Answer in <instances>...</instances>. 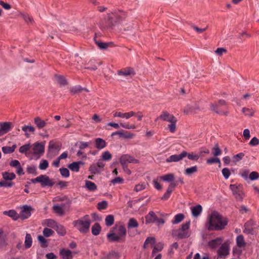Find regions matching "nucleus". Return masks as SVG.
Returning a JSON list of instances; mask_svg holds the SVG:
<instances>
[{"label":"nucleus","instance_id":"nucleus-1","mask_svg":"<svg viewBox=\"0 0 259 259\" xmlns=\"http://www.w3.org/2000/svg\"><path fill=\"white\" fill-rule=\"evenodd\" d=\"M228 224L226 218H224L218 211L213 210L208 214L205 227L209 231L223 230Z\"/></svg>","mask_w":259,"mask_h":259},{"label":"nucleus","instance_id":"nucleus-2","mask_svg":"<svg viewBox=\"0 0 259 259\" xmlns=\"http://www.w3.org/2000/svg\"><path fill=\"white\" fill-rule=\"evenodd\" d=\"M45 141L36 142L30 144V150L28 153V157L31 159H38L45 153Z\"/></svg>","mask_w":259,"mask_h":259},{"label":"nucleus","instance_id":"nucleus-3","mask_svg":"<svg viewBox=\"0 0 259 259\" xmlns=\"http://www.w3.org/2000/svg\"><path fill=\"white\" fill-rule=\"evenodd\" d=\"M91 220L88 216L86 215L83 218L76 220L73 222L74 226L80 232L86 233L89 231Z\"/></svg>","mask_w":259,"mask_h":259},{"label":"nucleus","instance_id":"nucleus-4","mask_svg":"<svg viewBox=\"0 0 259 259\" xmlns=\"http://www.w3.org/2000/svg\"><path fill=\"white\" fill-rule=\"evenodd\" d=\"M190 225V222H186L182 225L181 228L175 230L174 233L180 238H188L191 234Z\"/></svg>","mask_w":259,"mask_h":259},{"label":"nucleus","instance_id":"nucleus-5","mask_svg":"<svg viewBox=\"0 0 259 259\" xmlns=\"http://www.w3.org/2000/svg\"><path fill=\"white\" fill-rule=\"evenodd\" d=\"M61 144L59 142L55 140L50 141L49 143L47 156L52 157L53 155L57 154L61 149Z\"/></svg>","mask_w":259,"mask_h":259},{"label":"nucleus","instance_id":"nucleus-6","mask_svg":"<svg viewBox=\"0 0 259 259\" xmlns=\"http://www.w3.org/2000/svg\"><path fill=\"white\" fill-rule=\"evenodd\" d=\"M31 182L34 184L39 183L42 187H51L54 185V182L52 180L50 179L48 176L45 175H40L37 177L32 179Z\"/></svg>","mask_w":259,"mask_h":259},{"label":"nucleus","instance_id":"nucleus-7","mask_svg":"<svg viewBox=\"0 0 259 259\" xmlns=\"http://www.w3.org/2000/svg\"><path fill=\"white\" fill-rule=\"evenodd\" d=\"M227 104L225 100H221L216 104H211L210 108L211 110L219 114L227 116L228 114V111H223L222 110L223 107H226Z\"/></svg>","mask_w":259,"mask_h":259},{"label":"nucleus","instance_id":"nucleus-8","mask_svg":"<svg viewBox=\"0 0 259 259\" xmlns=\"http://www.w3.org/2000/svg\"><path fill=\"white\" fill-rule=\"evenodd\" d=\"M105 165V163L101 159H99L96 163L92 164L89 170L92 174H98L103 171Z\"/></svg>","mask_w":259,"mask_h":259},{"label":"nucleus","instance_id":"nucleus-9","mask_svg":"<svg viewBox=\"0 0 259 259\" xmlns=\"http://www.w3.org/2000/svg\"><path fill=\"white\" fill-rule=\"evenodd\" d=\"M119 162L122 166H124V165H126L128 163H139V160L135 159L134 157L128 154H124L122 155L119 159Z\"/></svg>","mask_w":259,"mask_h":259},{"label":"nucleus","instance_id":"nucleus-10","mask_svg":"<svg viewBox=\"0 0 259 259\" xmlns=\"http://www.w3.org/2000/svg\"><path fill=\"white\" fill-rule=\"evenodd\" d=\"M113 115L114 117H119L125 119H128L131 117L136 115V112L131 111L127 112H122L119 110L113 112Z\"/></svg>","mask_w":259,"mask_h":259},{"label":"nucleus","instance_id":"nucleus-11","mask_svg":"<svg viewBox=\"0 0 259 259\" xmlns=\"http://www.w3.org/2000/svg\"><path fill=\"white\" fill-rule=\"evenodd\" d=\"M230 187L236 199L241 201L244 197V193L241 189L236 185H230Z\"/></svg>","mask_w":259,"mask_h":259},{"label":"nucleus","instance_id":"nucleus-12","mask_svg":"<svg viewBox=\"0 0 259 259\" xmlns=\"http://www.w3.org/2000/svg\"><path fill=\"white\" fill-rule=\"evenodd\" d=\"M32 208L31 206L24 205L21 207V210L19 214V217L21 219L24 220L28 218L31 215V210Z\"/></svg>","mask_w":259,"mask_h":259},{"label":"nucleus","instance_id":"nucleus-13","mask_svg":"<svg viewBox=\"0 0 259 259\" xmlns=\"http://www.w3.org/2000/svg\"><path fill=\"white\" fill-rule=\"evenodd\" d=\"M186 157L185 151H182L180 154H174L170 156L166 159L167 162H178Z\"/></svg>","mask_w":259,"mask_h":259},{"label":"nucleus","instance_id":"nucleus-14","mask_svg":"<svg viewBox=\"0 0 259 259\" xmlns=\"http://www.w3.org/2000/svg\"><path fill=\"white\" fill-rule=\"evenodd\" d=\"M176 118L172 114H169L167 111H163L156 119L155 121H157L159 119H161L163 121H166L168 122L173 121Z\"/></svg>","mask_w":259,"mask_h":259},{"label":"nucleus","instance_id":"nucleus-15","mask_svg":"<svg viewBox=\"0 0 259 259\" xmlns=\"http://www.w3.org/2000/svg\"><path fill=\"white\" fill-rule=\"evenodd\" d=\"M117 73L119 76L128 77L134 75L135 72L133 68L127 67L118 70Z\"/></svg>","mask_w":259,"mask_h":259},{"label":"nucleus","instance_id":"nucleus-16","mask_svg":"<svg viewBox=\"0 0 259 259\" xmlns=\"http://www.w3.org/2000/svg\"><path fill=\"white\" fill-rule=\"evenodd\" d=\"M12 123L10 122L0 123V136L8 133L12 128Z\"/></svg>","mask_w":259,"mask_h":259},{"label":"nucleus","instance_id":"nucleus-17","mask_svg":"<svg viewBox=\"0 0 259 259\" xmlns=\"http://www.w3.org/2000/svg\"><path fill=\"white\" fill-rule=\"evenodd\" d=\"M229 253V248L225 244H222L218 250V255L220 257H224Z\"/></svg>","mask_w":259,"mask_h":259},{"label":"nucleus","instance_id":"nucleus-18","mask_svg":"<svg viewBox=\"0 0 259 259\" xmlns=\"http://www.w3.org/2000/svg\"><path fill=\"white\" fill-rule=\"evenodd\" d=\"M223 240V239L222 237H218L209 241L208 243V245L211 249H215L222 244Z\"/></svg>","mask_w":259,"mask_h":259},{"label":"nucleus","instance_id":"nucleus-19","mask_svg":"<svg viewBox=\"0 0 259 259\" xmlns=\"http://www.w3.org/2000/svg\"><path fill=\"white\" fill-rule=\"evenodd\" d=\"M83 164L84 163L81 161L73 162L68 165V168L73 171L78 172L79 171L80 166Z\"/></svg>","mask_w":259,"mask_h":259},{"label":"nucleus","instance_id":"nucleus-20","mask_svg":"<svg viewBox=\"0 0 259 259\" xmlns=\"http://www.w3.org/2000/svg\"><path fill=\"white\" fill-rule=\"evenodd\" d=\"M157 217L155 213L152 211H150L148 214L145 217L146 224L153 223L156 222Z\"/></svg>","mask_w":259,"mask_h":259},{"label":"nucleus","instance_id":"nucleus-21","mask_svg":"<svg viewBox=\"0 0 259 259\" xmlns=\"http://www.w3.org/2000/svg\"><path fill=\"white\" fill-rule=\"evenodd\" d=\"M60 254L62 259H72V253L68 249H62L60 251Z\"/></svg>","mask_w":259,"mask_h":259},{"label":"nucleus","instance_id":"nucleus-22","mask_svg":"<svg viewBox=\"0 0 259 259\" xmlns=\"http://www.w3.org/2000/svg\"><path fill=\"white\" fill-rule=\"evenodd\" d=\"M95 147L99 150H101L104 148L106 145L107 143L106 141L101 138H97L95 140Z\"/></svg>","mask_w":259,"mask_h":259},{"label":"nucleus","instance_id":"nucleus-23","mask_svg":"<svg viewBox=\"0 0 259 259\" xmlns=\"http://www.w3.org/2000/svg\"><path fill=\"white\" fill-rule=\"evenodd\" d=\"M236 242L237 246L240 248H244L246 245V242L244 240V237L242 235H239L237 236Z\"/></svg>","mask_w":259,"mask_h":259},{"label":"nucleus","instance_id":"nucleus-24","mask_svg":"<svg viewBox=\"0 0 259 259\" xmlns=\"http://www.w3.org/2000/svg\"><path fill=\"white\" fill-rule=\"evenodd\" d=\"M175 187H176V184H175L174 183H171L169 184V187L166 190V192L164 194V195L161 197V199L162 200L167 199L169 197L172 191H173L174 188Z\"/></svg>","mask_w":259,"mask_h":259},{"label":"nucleus","instance_id":"nucleus-25","mask_svg":"<svg viewBox=\"0 0 259 259\" xmlns=\"http://www.w3.org/2000/svg\"><path fill=\"white\" fill-rule=\"evenodd\" d=\"M202 207L200 205H197L191 208L192 214L193 217L197 218L201 213Z\"/></svg>","mask_w":259,"mask_h":259},{"label":"nucleus","instance_id":"nucleus-26","mask_svg":"<svg viewBox=\"0 0 259 259\" xmlns=\"http://www.w3.org/2000/svg\"><path fill=\"white\" fill-rule=\"evenodd\" d=\"M85 187L90 191H95L97 189L96 185L94 182L88 180L85 181Z\"/></svg>","mask_w":259,"mask_h":259},{"label":"nucleus","instance_id":"nucleus-27","mask_svg":"<svg viewBox=\"0 0 259 259\" xmlns=\"http://www.w3.org/2000/svg\"><path fill=\"white\" fill-rule=\"evenodd\" d=\"M107 238L110 241H120L122 239L121 238V236H119L118 234H116L115 233H110L108 234Z\"/></svg>","mask_w":259,"mask_h":259},{"label":"nucleus","instance_id":"nucleus-28","mask_svg":"<svg viewBox=\"0 0 259 259\" xmlns=\"http://www.w3.org/2000/svg\"><path fill=\"white\" fill-rule=\"evenodd\" d=\"M30 143H26L19 148V151L21 153H25L26 156L28 157V153L29 150H30Z\"/></svg>","mask_w":259,"mask_h":259},{"label":"nucleus","instance_id":"nucleus-29","mask_svg":"<svg viewBox=\"0 0 259 259\" xmlns=\"http://www.w3.org/2000/svg\"><path fill=\"white\" fill-rule=\"evenodd\" d=\"M53 208L54 211L60 215H62L64 214V209L63 205H54Z\"/></svg>","mask_w":259,"mask_h":259},{"label":"nucleus","instance_id":"nucleus-30","mask_svg":"<svg viewBox=\"0 0 259 259\" xmlns=\"http://www.w3.org/2000/svg\"><path fill=\"white\" fill-rule=\"evenodd\" d=\"M4 214L13 218L14 220H17L19 217V214L15 210H10L9 211H5Z\"/></svg>","mask_w":259,"mask_h":259},{"label":"nucleus","instance_id":"nucleus-31","mask_svg":"<svg viewBox=\"0 0 259 259\" xmlns=\"http://www.w3.org/2000/svg\"><path fill=\"white\" fill-rule=\"evenodd\" d=\"M34 122L38 128H42L46 125L45 121L42 120L39 117H35L34 119Z\"/></svg>","mask_w":259,"mask_h":259},{"label":"nucleus","instance_id":"nucleus-32","mask_svg":"<svg viewBox=\"0 0 259 259\" xmlns=\"http://www.w3.org/2000/svg\"><path fill=\"white\" fill-rule=\"evenodd\" d=\"M155 243V238L153 237H148L143 245V247L146 248L150 246H152Z\"/></svg>","mask_w":259,"mask_h":259},{"label":"nucleus","instance_id":"nucleus-33","mask_svg":"<svg viewBox=\"0 0 259 259\" xmlns=\"http://www.w3.org/2000/svg\"><path fill=\"white\" fill-rule=\"evenodd\" d=\"M159 179L166 182H172L175 180V177L172 174H168L161 176Z\"/></svg>","mask_w":259,"mask_h":259},{"label":"nucleus","instance_id":"nucleus-34","mask_svg":"<svg viewBox=\"0 0 259 259\" xmlns=\"http://www.w3.org/2000/svg\"><path fill=\"white\" fill-rule=\"evenodd\" d=\"M2 176L3 179L6 180L12 181L14 180L16 176L13 172H4L2 173Z\"/></svg>","mask_w":259,"mask_h":259},{"label":"nucleus","instance_id":"nucleus-35","mask_svg":"<svg viewBox=\"0 0 259 259\" xmlns=\"http://www.w3.org/2000/svg\"><path fill=\"white\" fill-rule=\"evenodd\" d=\"M112 154L108 151H105L103 152L101 155V160L103 161H109L112 159Z\"/></svg>","mask_w":259,"mask_h":259},{"label":"nucleus","instance_id":"nucleus-36","mask_svg":"<svg viewBox=\"0 0 259 259\" xmlns=\"http://www.w3.org/2000/svg\"><path fill=\"white\" fill-rule=\"evenodd\" d=\"M16 148V145L14 144L12 147L4 146L2 147V151L5 154H10L13 153Z\"/></svg>","mask_w":259,"mask_h":259},{"label":"nucleus","instance_id":"nucleus-37","mask_svg":"<svg viewBox=\"0 0 259 259\" xmlns=\"http://www.w3.org/2000/svg\"><path fill=\"white\" fill-rule=\"evenodd\" d=\"M22 130L25 132V135L27 138L29 137V135L28 134V132L34 133L35 131V129L33 126L28 125L23 126L22 127Z\"/></svg>","mask_w":259,"mask_h":259},{"label":"nucleus","instance_id":"nucleus-38","mask_svg":"<svg viewBox=\"0 0 259 259\" xmlns=\"http://www.w3.org/2000/svg\"><path fill=\"white\" fill-rule=\"evenodd\" d=\"M55 77L56 81L61 85H64L67 84V80L64 76L56 75Z\"/></svg>","mask_w":259,"mask_h":259},{"label":"nucleus","instance_id":"nucleus-39","mask_svg":"<svg viewBox=\"0 0 259 259\" xmlns=\"http://www.w3.org/2000/svg\"><path fill=\"white\" fill-rule=\"evenodd\" d=\"M163 248V244L162 243L159 242L157 243L154 247L152 251V256H154L156 252L161 251Z\"/></svg>","mask_w":259,"mask_h":259},{"label":"nucleus","instance_id":"nucleus-40","mask_svg":"<svg viewBox=\"0 0 259 259\" xmlns=\"http://www.w3.org/2000/svg\"><path fill=\"white\" fill-rule=\"evenodd\" d=\"M32 239L30 234H26L25 239V246L26 248H30L32 245Z\"/></svg>","mask_w":259,"mask_h":259},{"label":"nucleus","instance_id":"nucleus-41","mask_svg":"<svg viewBox=\"0 0 259 259\" xmlns=\"http://www.w3.org/2000/svg\"><path fill=\"white\" fill-rule=\"evenodd\" d=\"M198 171V167L196 165L189 167L185 170V174L188 176Z\"/></svg>","mask_w":259,"mask_h":259},{"label":"nucleus","instance_id":"nucleus-42","mask_svg":"<svg viewBox=\"0 0 259 259\" xmlns=\"http://www.w3.org/2000/svg\"><path fill=\"white\" fill-rule=\"evenodd\" d=\"M242 113L246 116H248L249 117L252 116L254 113V111L252 108H243L242 109Z\"/></svg>","mask_w":259,"mask_h":259},{"label":"nucleus","instance_id":"nucleus-43","mask_svg":"<svg viewBox=\"0 0 259 259\" xmlns=\"http://www.w3.org/2000/svg\"><path fill=\"white\" fill-rule=\"evenodd\" d=\"M114 222V218L113 215H108L105 218V224L108 227L112 226Z\"/></svg>","mask_w":259,"mask_h":259},{"label":"nucleus","instance_id":"nucleus-44","mask_svg":"<svg viewBox=\"0 0 259 259\" xmlns=\"http://www.w3.org/2000/svg\"><path fill=\"white\" fill-rule=\"evenodd\" d=\"M184 218V216L182 213H179L176 215L174 220L171 221L173 224H177L182 222Z\"/></svg>","mask_w":259,"mask_h":259},{"label":"nucleus","instance_id":"nucleus-45","mask_svg":"<svg viewBox=\"0 0 259 259\" xmlns=\"http://www.w3.org/2000/svg\"><path fill=\"white\" fill-rule=\"evenodd\" d=\"M118 135L120 137L124 139H132L135 136L134 134L129 133L128 132H126L125 133L119 132V133H118Z\"/></svg>","mask_w":259,"mask_h":259},{"label":"nucleus","instance_id":"nucleus-46","mask_svg":"<svg viewBox=\"0 0 259 259\" xmlns=\"http://www.w3.org/2000/svg\"><path fill=\"white\" fill-rule=\"evenodd\" d=\"M101 231V227L98 223H96L92 228V233L94 235H98Z\"/></svg>","mask_w":259,"mask_h":259},{"label":"nucleus","instance_id":"nucleus-47","mask_svg":"<svg viewBox=\"0 0 259 259\" xmlns=\"http://www.w3.org/2000/svg\"><path fill=\"white\" fill-rule=\"evenodd\" d=\"M56 231L61 236L64 235L66 232L65 228L62 225H56Z\"/></svg>","mask_w":259,"mask_h":259},{"label":"nucleus","instance_id":"nucleus-48","mask_svg":"<svg viewBox=\"0 0 259 259\" xmlns=\"http://www.w3.org/2000/svg\"><path fill=\"white\" fill-rule=\"evenodd\" d=\"M139 226V224L137 221L134 218H131L129 220L127 227L128 228H137Z\"/></svg>","mask_w":259,"mask_h":259},{"label":"nucleus","instance_id":"nucleus-49","mask_svg":"<svg viewBox=\"0 0 259 259\" xmlns=\"http://www.w3.org/2000/svg\"><path fill=\"white\" fill-rule=\"evenodd\" d=\"M49 166V162L46 159H41L39 164V168L40 170H46Z\"/></svg>","mask_w":259,"mask_h":259},{"label":"nucleus","instance_id":"nucleus-50","mask_svg":"<svg viewBox=\"0 0 259 259\" xmlns=\"http://www.w3.org/2000/svg\"><path fill=\"white\" fill-rule=\"evenodd\" d=\"M177 121V119H175V120H173V121H170V123L168 125V128L169 129V131L172 133H175L176 131Z\"/></svg>","mask_w":259,"mask_h":259},{"label":"nucleus","instance_id":"nucleus-51","mask_svg":"<svg viewBox=\"0 0 259 259\" xmlns=\"http://www.w3.org/2000/svg\"><path fill=\"white\" fill-rule=\"evenodd\" d=\"M147 184L145 183H140L136 185L134 188V190L136 192H140L146 188Z\"/></svg>","mask_w":259,"mask_h":259},{"label":"nucleus","instance_id":"nucleus-52","mask_svg":"<svg viewBox=\"0 0 259 259\" xmlns=\"http://www.w3.org/2000/svg\"><path fill=\"white\" fill-rule=\"evenodd\" d=\"M199 109V107L196 105H188L186 107V110L185 112H195L196 110Z\"/></svg>","mask_w":259,"mask_h":259},{"label":"nucleus","instance_id":"nucleus-53","mask_svg":"<svg viewBox=\"0 0 259 259\" xmlns=\"http://www.w3.org/2000/svg\"><path fill=\"white\" fill-rule=\"evenodd\" d=\"M185 153L186 154V156L188 157V158L191 160H195L197 161L200 157V156L197 154H194L193 153H188L185 151Z\"/></svg>","mask_w":259,"mask_h":259},{"label":"nucleus","instance_id":"nucleus-54","mask_svg":"<svg viewBox=\"0 0 259 259\" xmlns=\"http://www.w3.org/2000/svg\"><path fill=\"white\" fill-rule=\"evenodd\" d=\"M244 156V154L242 152L239 153L236 155H235L234 156H233L232 158L233 161L236 163V162L239 161L241 159H242Z\"/></svg>","mask_w":259,"mask_h":259},{"label":"nucleus","instance_id":"nucleus-55","mask_svg":"<svg viewBox=\"0 0 259 259\" xmlns=\"http://www.w3.org/2000/svg\"><path fill=\"white\" fill-rule=\"evenodd\" d=\"M126 234V230L125 228L123 226H120L118 228V234L119 236H121V239L124 237Z\"/></svg>","mask_w":259,"mask_h":259},{"label":"nucleus","instance_id":"nucleus-56","mask_svg":"<svg viewBox=\"0 0 259 259\" xmlns=\"http://www.w3.org/2000/svg\"><path fill=\"white\" fill-rule=\"evenodd\" d=\"M222 153V151L220 149L219 145L215 144L212 149V154L214 156H217L220 155Z\"/></svg>","mask_w":259,"mask_h":259},{"label":"nucleus","instance_id":"nucleus-57","mask_svg":"<svg viewBox=\"0 0 259 259\" xmlns=\"http://www.w3.org/2000/svg\"><path fill=\"white\" fill-rule=\"evenodd\" d=\"M61 175L62 177L67 178L69 176L70 173L69 170L66 168H61L59 169Z\"/></svg>","mask_w":259,"mask_h":259},{"label":"nucleus","instance_id":"nucleus-58","mask_svg":"<svg viewBox=\"0 0 259 259\" xmlns=\"http://www.w3.org/2000/svg\"><path fill=\"white\" fill-rule=\"evenodd\" d=\"M249 172V170L248 169H241L239 171V175L245 180H247L248 178V176Z\"/></svg>","mask_w":259,"mask_h":259},{"label":"nucleus","instance_id":"nucleus-59","mask_svg":"<svg viewBox=\"0 0 259 259\" xmlns=\"http://www.w3.org/2000/svg\"><path fill=\"white\" fill-rule=\"evenodd\" d=\"M42 232H43L44 235L45 237H50L51 235H52V234L54 233V231L52 229H49L48 228H45L44 229Z\"/></svg>","mask_w":259,"mask_h":259},{"label":"nucleus","instance_id":"nucleus-60","mask_svg":"<svg viewBox=\"0 0 259 259\" xmlns=\"http://www.w3.org/2000/svg\"><path fill=\"white\" fill-rule=\"evenodd\" d=\"M120 126L125 129H135L136 126L134 124H130L128 123H122L120 124Z\"/></svg>","mask_w":259,"mask_h":259},{"label":"nucleus","instance_id":"nucleus-61","mask_svg":"<svg viewBox=\"0 0 259 259\" xmlns=\"http://www.w3.org/2000/svg\"><path fill=\"white\" fill-rule=\"evenodd\" d=\"M249 178L251 181L257 180L259 178V174L256 171H252L249 174Z\"/></svg>","mask_w":259,"mask_h":259},{"label":"nucleus","instance_id":"nucleus-62","mask_svg":"<svg viewBox=\"0 0 259 259\" xmlns=\"http://www.w3.org/2000/svg\"><path fill=\"white\" fill-rule=\"evenodd\" d=\"M107 205L108 203L106 201H102L98 203V208L99 210L105 209L107 207Z\"/></svg>","mask_w":259,"mask_h":259},{"label":"nucleus","instance_id":"nucleus-63","mask_svg":"<svg viewBox=\"0 0 259 259\" xmlns=\"http://www.w3.org/2000/svg\"><path fill=\"white\" fill-rule=\"evenodd\" d=\"M222 174L225 179H228L231 175V172L229 168H224L222 169Z\"/></svg>","mask_w":259,"mask_h":259},{"label":"nucleus","instance_id":"nucleus-64","mask_svg":"<svg viewBox=\"0 0 259 259\" xmlns=\"http://www.w3.org/2000/svg\"><path fill=\"white\" fill-rule=\"evenodd\" d=\"M207 164H211L214 163H218L221 164V161L219 158H211L206 160Z\"/></svg>","mask_w":259,"mask_h":259}]
</instances>
